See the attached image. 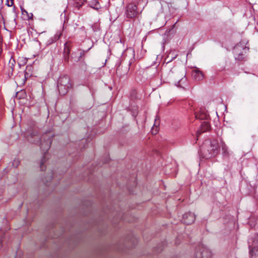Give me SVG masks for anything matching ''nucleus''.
Here are the masks:
<instances>
[{"label":"nucleus","mask_w":258,"mask_h":258,"mask_svg":"<svg viewBox=\"0 0 258 258\" xmlns=\"http://www.w3.org/2000/svg\"><path fill=\"white\" fill-rule=\"evenodd\" d=\"M211 251L203 244L198 245L196 248V258H211Z\"/></svg>","instance_id":"5"},{"label":"nucleus","mask_w":258,"mask_h":258,"mask_svg":"<svg viewBox=\"0 0 258 258\" xmlns=\"http://www.w3.org/2000/svg\"><path fill=\"white\" fill-rule=\"evenodd\" d=\"M27 139L29 142L33 144H37L40 142V148L44 152V155L40 162V167L41 170H45V167L44 164L48 159L47 152L50 148L52 142V137H48L47 135H45L42 137V140L40 141L39 135L31 133L27 136Z\"/></svg>","instance_id":"1"},{"label":"nucleus","mask_w":258,"mask_h":258,"mask_svg":"<svg viewBox=\"0 0 258 258\" xmlns=\"http://www.w3.org/2000/svg\"><path fill=\"white\" fill-rule=\"evenodd\" d=\"M22 12L23 14H24V13H26V14L27 15V16H28V19L29 20L32 19V17H33L32 13L29 14L26 10H22Z\"/></svg>","instance_id":"22"},{"label":"nucleus","mask_w":258,"mask_h":258,"mask_svg":"<svg viewBox=\"0 0 258 258\" xmlns=\"http://www.w3.org/2000/svg\"><path fill=\"white\" fill-rule=\"evenodd\" d=\"M209 116L208 113L204 110L201 109L199 113L195 114V117L201 120H207Z\"/></svg>","instance_id":"11"},{"label":"nucleus","mask_w":258,"mask_h":258,"mask_svg":"<svg viewBox=\"0 0 258 258\" xmlns=\"http://www.w3.org/2000/svg\"><path fill=\"white\" fill-rule=\"evenodd\" d=\"M241 49L245 51L246 48L242 47L240 44H237L233 49L235 58L239 61L243 60L245 57L243 52L241 51Z\"/></svg>","instance_id":"7"},{"label":"nucleus","mask_w":258,"mask_h":258,"mask_svg":"<svg viewBox=\"0 0 258 258\" xmlns=\"http://www.w3.org/2000/svg\"><path fill=\"white\" fill-rule=\"evenodd\" d=\"M210 128V125L207 121H204L201 124V128L200 130L198 131L197 134L199 136L203 132H205L208 131Z\"/></svg>","instance_id":"13"},{"label":"nucleus","mask_w":258,"mask_h":258,"mask_svg":"<svg viewBox=\"0 0 258 258\" xmlns=\"http://www.w3.org/2000/svg\"><path fill=\"white\" fill-rule=\"evenodd\" d=\"M15 60L13 58L11 57L6 68V69L8 70V75L9 77H11L13 75V72L15 67Z\"/></svg>","instance_id":"9"},{"label":"nucleus","mask_w":258,"mask_h":258,"mask_svg":"<svg viewBox=\"0 0 258 258\" xmlns=\"http://www.w3.org/2000/svg\"><path fill=\"white\" fill-rule=\"evenodd\" d=\"M126 16L128 18H134L136 17L139 15V12L137 11V6L133 3L128 4L125 8Z\"/></svg>","instance_id":"6"},{"label":"nucleus","mask_w":258,"mask_h":258,"mask_svg":"<svg viewBox=\"0 0 258 258\" xmlns=\"http://www.w3.org/2000/svg\"><path fill=\"white\" fill-rule=\"evenodd\" d=\"M2 52V49L0 47V55H1Z\"/></svg>","instance_id":"27"},{"label":"nucleus","mask_w":258,"mask_h":258,"mask_svg":"<svg viewBox=\"0 0 258 258\" xmlns=\"http://www.w3.org/2000/svg\"><path fill=\"white\" fill-rule=\"evenodd\" d=\"M219 146L222 149L223 155L225 157H228L229 156L228 148L225 142L221 140L219 143Z\"/></svg>","instance_id":"14"},{"label":"nucleus","mask_w":258,"mask_h":258,"mask_svg":"<svg viewBox=\"0 0 258 258\" xmlns=\"http://www.w3.org/2000/svg\"><path fill=\"white\" fill-rule=\"evenodd\" d=\"M192 76L196 81H200L204 79L203 73L197 68L192 71Z\"/></svg>","instance_id":"10"},{"label":"nucleus","mask_w":258,"mask_h":258,"mask_svg":"<svg viewBox=\"0 0 258 258\" xmlns=\"http://www.w3.org/2000/svg\"><path fill=\"white\" fill-rule=\"evenodd\" d=\"M196 219L195 215L191 212L185 213L182 217V222L186 225H189L194 223Z\"/></svg>","instance_id":"8"},{"label":"nucleus","mask_w":258,"mask_h":258,"mask_svg":"<svg viewBox=\"0 0 258 258\" xmlns=\"http://www.w3.org/2000/svg\"><path fill=\"white\" fill-rule=\"evenodd\" d=\"M84 54V51L81 52L80 53V57H82Z\"/></svg>","instance_id":"26"},{"label":"nucleus","mask_w":258,"mask_h":258,"mask_svg":"<svg viewBox=\"0 0 258 258\" xmlns=\"http://www.w3.org/2000/svg\"><path fill=\"white\" fill-rule=\"evenodd\" d=\"M61 35V33L60 32H57L56 34L54 35V36L52 38H51L48 41L49 42V43H52L58 40L59 38L60 37Z\"/></svg>","instance_id":"16"},{"label":"nucleus","mask_w":258,"mask_h":258,"mask_svg":"<svg viewBox=\"0 0 258 258\" xmlns=\"http://www.w3.org/2000/svg\"><path fill=\"white\" fill-rule=\"evenodd\" d=\"M70 52V49L67 45V43H65L64 44V51H63V54H67L68 55H69Z\"/></svg>","instance_id":"21"},{"label":"nucleus","mask_w":258,"mask_h":258,"mask_svg":"<svg viewBox=\"0 0 258 258\" xmlns=\"http://www.w3.org/2000/svg\"><path fill=\"white\" fill-rule=\"evenodd\" d=\"M64 61L68 62L69 61V55L63 54Z\"/></svg>","instance_id":"25"},{"label":"nucleus","mask_w":258,"mask_h":258,"mask_svg":"<svg viewBox=\"0 0 258 258\" xmlns=\"http://www.w3.org/2000/svg\"><path fill=\"white\" fill-rule=\"evenodd\" d=\"M75 6L79 9L82 7L85 2V0H74Z\"/></svg>","instance_id":"18"},{"label":"nucleus","mask_w":258,"mask_h":258,"mask_svg":"<svg viewBox=\"0 0 258 258\" xmlns=\"http://www.w3.org/2000/svg\"><path fill=\"white\" fill-rule=\"evenodd\" d=\"M219 143L217 140H206L201 147L200 154L203 158H211L219 154Z\"/></svg>","instance_id":"2"},{"label":"nucleus","mask_w":258,"mask_h":258,"mask_svg":"<svg viewBox=\"0 0 258 258\" xmlns=\"http://www.w3.org/2000/svg\"><path fill=\"white\" fill-rule=\"evenodd\" d=\"M13 4H14V1L13 0H10V1L9 0H7L6 5L8 7H12L13 5Z\"/></svg>","instance_id":"23"},{"label":"nucleus","mask_w":258,"mask_h":258,"mask_svg":"<svg viewBox=\"0 0 258 258\" xmlns=\"http://www.w3.org/2000/svg\"><path fill=\"white\" fill-rule=\"evenodd\" d=\"M27 62V59L25 57H19V66H24L25 65Z\"/></svg>","instance_id":"19"},{"label":"nucleus","mask_w":258,"mask_h":258,"mask_svg":"<svg viewBox=\"0 0 258 258\" xmlns=\"http://www.w3.org/2000/svg\"><path fill=\"white\" fill-rule=\"evenodd\" d=\"M250 258H258V234H255L248 241Z\"/></svg>","instance_id":"4"},{"label":"nucleus","mask_w":258,"mask_h":258,"mask_svg":"<svg viewBox=\"0 0 258 258\" xmlns=\"http://www.w3.org/2000/svg\"><path fill=\"white\" fill-rule=\"evenodd\" d=\"M33 71V67L32 65H27L25 71V79L27 80L32 76V72Z\"/></svg>","instance_id":"15"},{"label":"nucleus","mask_w":258,"mask_h":258,"mask_svg":"<svg viewBox=\"0 0 258 258\" xmlns=\"http://www.w3.org/2000/svg\"><path fill=\"white\" fill-rule=\"evenodd\" d=\"M71 87L72 84L68 76L64 75L59 78L57 81V88L60 95L66 94Z\"/></svg>","instance_id":"3"},{"label":"nucleus","mask_w":258,"mask_h":258,"mask_svg":"<svg viewBox=\"0 0 258 258\" xmlns=\"http://www.w3.org/2000/svg\"><path fill=\"white\" fill-rule=\"evenodd\" d=\"M16 96L19 98H24L26 96L25 92L24 90H21V92H18L16 93Z\"/></svg>","instance_id":"20"},{"label":"nucleus","mask_w":258,"mask_h":258,"mask_svg":"<svg viewBox=\"0 0 258 258\" xmlns=\"http://www.w3.org/2000/svg\"><path fill=\"white\" fill-rule=\"evenodd\" d=\"M91 7L95 10H98L100 8V6L99 4V3L96 0L92 2Z\"/></svg>","instance_id":"17"},{"label":"nucleus","mask_w":258,"mask_h":258,"mask_svg":"<svg viewBox=\"0 0 258 258\" xmlns=\"http://www.w3.org/2000/svg\"><path fill=\"white\" fill-rule=\"evenodd\" d=\"M19 163V161L18 160H15L13 163V166L15 167H17Z\"/></svg>","instance_id":"24"},{"label":"nucleus","mask_w":258,"mask_h":258,"mask_svg":"<svg viewBox=\"0 0 258 258\" xmlns=\"http://www.w3.org/2000/svg\"><path fill=\"white\" fill-rule=\"evenodd\" d=\"M182 78L175 84V85L179 87L185 88L187 86V79L185 77V74L184 73L181 75Z\"/></svg>","instance_id":"12"}]
</instances>
